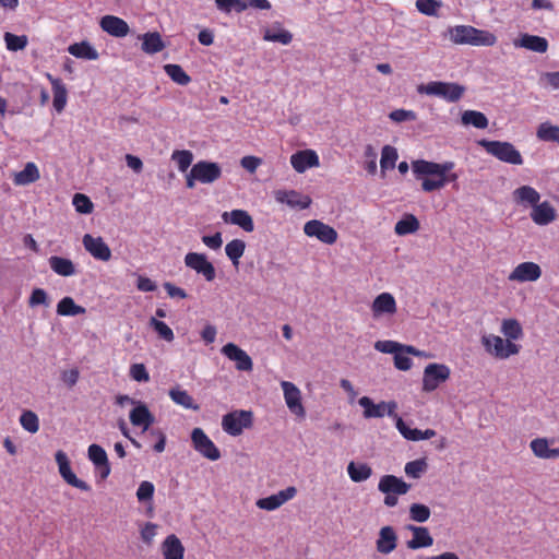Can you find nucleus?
I'll list each match as a JSON object with an SVG mask.
<instances>
[{"mask_svg":"<svg viewBox=\"0 0 559 559\" xmlns=\"http://www.w3.org/2000/svg\"><path fill=\"white\" fill-rule=\"evenodd\" d=\"M405 347H407V345H402L393 356L395 368L402 371L409 370L413 366V361L409 358L411 353L406 352Z\"/></svg>","mask_w":559,"mask_h":559,"instance_id":"nucleus-59","label":"nucleus"},{"mask_svg":"<svg viewBox=\"0 0 559 559\" xmlns=\"http://www.w3.org/2000/svg\"><path fill=\"white\" fill-rule=\"evenodd\" d=\"M474 26L456 25L448 29L449 39L455 45H471Z\"/></svg>","mask_w":559,"mask_h":559,"instance_id":"nucleus-35","label":"nucleus"},{"mask_svg":"<svg viewBox=\"0 0 559 559\" xmlns=\"http://www.w3.org/2000/svg\"><path fill=\"white\" fill-rule=\"evenodd\" d=\"M165 73L177 84L188 85L191 81L190 76L179 64L168 63L164 66Z\"/></svg>","mask_w":559,"mask_h":559,"instance_id":"nucleus-52","label":"nucleus"},{"mask_svg":"<svg viewBox=\"0 0 559 559\" xmlns=\"http://www.w3.org/2000/svg\"><path fill=\"white\" fill-rule=\"evenodd\" d=\"M397 547V534L392 526H383L379 531L378 538L376 540L377 551L382 555H389L393 552Z\"/></svg>","mask_w":559,"mask_h":559,"instance_id":"nucleus-25","label":"nucleus"},{"mask_svg":"<svg viewBox=\"0 0 559 559\" xmlns=\"http://www.w3.org/2000/svg\"><path fill=\"white\" fill-rule=\"evenodd\" d=\"M263 39L266 41L288 45L293 40V34L276 23L264 29Z\"/></svg>","mask_w":559,"mask_h":559,"instance_id":"nucleus-34","label":"nucleus"},{"mask_svg":"<svg viewBox=\"0 0 559 559\" xmlns=\"http://www.w3.org/2000/svg\"><path fill=\"white\" fill-rule=\"evenodd\" d=\"M85 308L75 304L72 297H63L57 305V313L62 317L84 314Z\"/></svg>","mask_w":559,"mask_h":559,"instance_id":"nucleus-40","label":"nucleus"},{"mask_svg":"<svg viewBox=\"0 0 559 559\" xmlns=\"http://www.w3.org/2000/svg\"><path fill=\"white\" fill-rule=\"evenodd\" d=\"M501 333L507 340H520L523 336V329L515 319H506L501 323Z\"/></svg>","mask_w":559,"mask_h":559,"instance_id":"nucleus-50","label":"nucleus"},{"mask_svg":"<svg viewBox=\"0 0 559 559\" xmlns=\"http://www.w3.org/2000/svg\"><path fill=\"white\" fill-rule=\"evenodd\" d=\"M555 439L537 437L530 442V449L533 454L540 460L559 459V448H554Z\"/></svg>","mask_w":559,"mask_h":559,"instance_id":"nucleus-19","label":"nucleus"},{"mask_svg":"<svg viewBox=\"0 0 559 559\" xmlns=\"http://www.w3.org/2000/svg\"><path fill=\"white\" fill-rule=\"evenodd\" d=\"M407 530L412 532V538L406 543L407 548L416 550L432 546L433 538L429 530L425 526L407 525Z\"/></svg>","mask_w":559,"mask_h":559,"instance_id":"nucleus-27","label":"nucleus"},{"mask_svg":"<svg viewBox=\"0 0 559 559\" xmlns=\"http://www.w3.org/2000/svg\"><path fill=\"white\" fill-rule=\"evenodd\" d=\"M430 514V509L423 503H413L409 507V519L415 522L425 523L429 520Z\"/></svg>","mask_w":559,"mask_h":559,"instance_id":"nucleus-55","label":"nucleus"},{"mask_svg":"<svg viewBox=\"0 0 559 559\" xmlns=\"http://www.w3.org/2000/svg\"><path fill=\"white\" fill-rule=\"evenodd\" d=\"M150 325L158 334V336L166 342H173L175 338L173 330L163 321L157 320L155 317L150 319Z\"/></svg>","mask_w":559,"mask_h":559,"instance_id":"nucleus-57","label":"nucleus"},{"mask_svg":"<svg viewBox=\"0 0 559 559\" xmlns=\"http://www.w3.org/2000/svg\"><path fill=\"white\" fill-rule=\"evenodd\" d=\"M297 495V489L294 486H289L278 492L271 495L265 498H260L257 500L255 506L265 511H274L280 509L289 500L294 499Z\"/></svg>","mask_w":559,"mask_h":559,"instance_id":"nucleus-16","label":"nucleus"},{"mask_svg":"<svg viewBox=\"0 0 559 559\" xmlns=\"http://www.w3.org/2000/svg\"><path fill=\"white\" fill-rule=\"evenodd\" d=\"M191 442L193 449L203 457L210 461H217L221 459V451L209 438L202 428H194L191 431Z\"/></svg>","mask_w":559,"mask_h":559,"instance_id":"nucleus-9","label":"nucleus"},{"mask_svg":"<svg viewBox=\"0 0 559 559\" xmlns=\"http://www.w3.org/2000/svg\"><path fill=\"white\" fill-rule=\"evenodd\" d=\"M171 160L176 163L180 173H187L193 162V153L189 150H176L171 153Z\"/></svg>","mask_w":559,"mask_h":559,"instance_id":"nucleus-51","label":"nucleus"},{"mask_svg":"<svg viewBox=\"0 0 559 559\" xmlns=\"http://www.w3.org/2000/svg\"><path fill=\"white\" fill-rule=\"evenodd\" d=\"M29 307H37V306H49L48 295L43 288H35L33 289L29 300H28Z\"/></svg>","mask_w":559,"mask_h":559,"instance_id":"nucleus-62","label":"nucleus"},{"mask_svg":"<svg viewBox=\"0 0 559 559\" xmlns=\"http://www.w3.org/2000/svg\"><path fill=\"white\" fill-rule=\"evenodd\" d=\"M399 158L397 150L391 145H384L381 151L380 167L381 171L384 173L395 167Z\"/></svg>","mask_w":559,"mask_h":559,"instance_id":"nucleus-48","label":"nucleus"},{"mask_svg":"<svg viewBox=\"0 0 559 559\" xmlns=\"http://www.w3.org/2000/svg\"><path fill=\"white\" fill-rule=\"evenodd\" d=\"M168 395L175 404H177L186 409H191V411L200 409L199 404H197L194 402L193 397L188 393V391H186L179 386H175V388L170 389L168 392Z\"/></svg>","mask_w":559,"mask_h":559,"instance_id":"nucleus-37","label":"nucleus"},{"mask_svg":"<svg viewBox=\"0 0 559 559\" xmlns=\"http://www.w3.org/2000/svg\"><path fill=\"white\" fill-rule=\"evenodd\" d=\"M100 28L114 37H126L130 33L128 23L116 15H104L99 21Z\"/></svg>","mask_w":559,"mask_h":559,"instance_id":"nucleus-24","label":"nucleus"},{"mask_svg":"<svg viewBox=\"0 0 559 559\" xmlns=\"http://www.w3.org/2000/svg\"><path fill=\"white\" fill-rule=\"evenodd\" d=\"M84 249L98 261L107 262L111 259V250L100 236L85 234L82 238Z\"/></svg>","mask_w":559,"mask_h":559,"instance_id":"nucleus-15","label":"nucleus"},{"mask_svg":"<svg viewBox=\"0 0 559 559\" xmlns=\"http://www.w3.org/2000/svg\"><path fill=\"white\" fill-rule=\"evenodd\" d=\"M496 43L497 36L493 33L475 27L474 35L472 36L471 46L491 47L496 45Z\"/></svg>","mask_w":559,"mask_h":559,"instance_id":"nucleus-46","label":"nucleus"},{"mask_svg":"<svg viewBox=\"0 0 559 559\" xmlns=\"http://www.w3.org/2000/svg\"><path fill=\"white\" fill-rule=\"evenodd\" d=\"M274 199L277 203L286 204L290 209L305 210L311 204V198L296 190L278 189L274 191Z\"/></svg>","mask_w":559,"mask_h":559,"instance_id":"nucleus-17","label":"nucleus"},{"mask_svg":"<svg viewBox=\"0 0 559 559\" xmlns=\"http://www.w3.org/2000/svg\"><path fill=\"white\" fill-rule=\"evenodd\" d=\"M302 229L307 237L314 238L328 246L334 245L338 238L336 229L320 219L306 222Z\"/></svg>","mask_w":559,"mask_h":559,"instance_id":"nucleus-7","label":"nucleus"},{"mask_svg":"<svg viewBox=\"0 0 559 559\" xmlns=\"http://www.w3.org/2000/svg\"><path fill=\"white\" fill-rule=\"evenodd\" d=\"M409 489V484L394 475L382 476L378 484V490L382 493L405 495Z\"/></svg>","mask_w":559,"mask_h":559,"instance_id":"nucleus-28","label":"nucleus"},{"mask_svg":"<svg viewBox=\"0 0 559 559\" xmlns=\"http://www.w3.org/2000/svg\"><path fill=\"white\" fill-rule=\"evenodd\" d=\"M417 10L426 15H435L440 8V3L436 0H417Z\"/></svg>","mask_w":559,"mask_h":559,"instance_id":"nucleus-64","label":"nucleus"},{"mask_svg":"<svg viewBox=\"0 0 559 559\" xmlns=\"http://www.w3.org/2000/svg\"><path fill=\"white\" fill-rule=\"evenodd\" d=\"M358 404L364 408L365 418L369 419L384 417L382 402L374 404L370 397L362 396L358 400Z\"/></svg>","mask_w":559,"mask_h":559,"instance_id":"nucleus-44","label":"nucleus"},{"mask_svg":"<svg viewBox=\"0 0 559 559\" xmlns=\"http://www.w3.org/2000/svg\"><path fill=\"white\" fill-rule=\"evenodd\" d=\"M417 92L424 95L440 97L448 103H455L463 97L465 87L454 82L431 81L418 85Z\"/></svg>","mask_w":559,"mask_h":559,"instance_id":"nucleus-2","label":"nucleus"},{"mask_svg":"<svg viewBox=\"0 0 559 559\" xmlns=\"http://www.w3.org/2000/svg\"><path fill=\"white\" fill-rule=\"evenodd\" d=\"M48 263L50 269L60 276L68 277L76 274L75 265L70 259L52 255L48 259Z\"/></svg>","mask_w":559,"mask_h":559,"instance_id":"nucleus-36","label":"nucleus"},{"mask_svg":"<svg viewBox=\"0 0 559 559\" xmlns=\"http://www.w3.org/2000/svg\"><path fill=\"white\" fill-rule=\"evenodd\" d=\"M530 217L536 225L547 226L557 219V211L549 201H543L532 207Z\"/></svg>","mask_w":559,"mask_h":559,"instance_id":"nucleus-22","label":"nucleus"},{"mask_svg":"<svg viewBox=\"0 0 559 559\" xmlns=\"http://www.w3.org/2000/svg\"><path fill=\"white\" fill-rule=\"evenodd\" d=\"M420 228V223L413 214H404L403 217L396 222L394 233L397 236H407L415 234Z\"/></svg>","mask_w":559,"mask_h":559,"instance_id":"nucleus-39","label":"nucleus"},{"mask_svg":"<svg viewBox=\"0 0 559 559\" xmlns=\"http://www.w3.org/2000/svg\"><path fill=\"white\" fill-rule=\"evenodd\" d=\"M281 388L289 412L297 418L304 419L306 417V409L302 404L300 389L295 383L285 380L281 382Z\"/></svg>","mask_w":559,"mask_h":559,"instance_id":"nucleus-10","label":"nucleus"},{"mask_svg":"<svg viewBox=\"0 0 559 559\" xmlns=\"http://www.w3.org/2000/svg\"><path fill=\"white\" fill-rule=\"evenodd\" d=\"M481 345L490 356L497 359H508L520 352L519 345L495 334H484L481 336Z\"/></svg>","mask_w":559,"mask_h":559,"instance_id":"nucleus-4","label":"nucleus"},{"mask_svg":"<svg viewBox=\"0 0 559 559\" xmlns=\"http://www.w3.org/2000/svg\"><path fill=\"white\" fill-rule=\"evenodd\" d=\"M4 40L7 48L12 51L21 50L27 45V37L24 35L17 36L11 33H5Z\"/></svg>","mask_w":559,"mask_h":559,"instance_id":"nucleus-61","label":"nucleus"},{"mask_svg":"<svg viewBox=\"0 0 559 559\" xmlns=\"http://www.w3.org/2000/svg\"><path fill=\"white\" fill-rule=\"evenodd\" d=\"M461 122L465 127L473 126L477 129H486L489 123L487 117L477 110L463 111L461 116Z\"/></svg>","mask_w":559,"mask_h":559,"instance_id":"nucleus-42","label":"nucleus"},{"mask_svg":"<svg viewBox=\"0 0 559 559\" xmlns=\"http://www.w3.org/2000/svg\"><path fill=\"white\" fill-rule=\"evenodd\" d=\"M405 474L412 478H419L427 471V462L424 459L414 460L405 464Z\"/></svg>","mask_w":559,"mask_h":559,"instance_id":"nucleus-58","label":"nucleus"},{"mask_svg":"<svg viewBox=\"0 0 559 559\" xmlns=\"http://www.w3.org/2000/svg\"><path fill=\"white\" fill-rule=\"evenodd\" d=\"M185 265L201 275L206 282H213L216 277V271L213 263L206 254L200 252H188L185 255Z\"/></svg>","mask_w":559,"mask_h":559,"instance_id":"nucleus-8","label":"nucleus"},{"mask_svg":"<svg viewBox=\"0 0 559 559\" xmlns=\"http://www.w3.org/2000/svg\"><path fill=\"white\" fill-rule=\"evenodd\" d=\"M372 318L376 320L382 318L393 317L397 312V304L391 293L384 292L379 294L372 301L371 307Z\"/></svg>","mask_w":559,"mask_h":559,"instance_id":"nucleus-12","label":"nucleus"},{"mask_svg":"<svg viewBox=\"0 0 559 559\" xmlns=\"http://www.w3.org/2000/svg\"><path fill=\"white\" fill-rule=\"evenodd\" d=\"M46 78L51 84L53 100L52 105L57 112L63 111L68 102V91L64 83L58 79L52 76L50 73H46Z\"/></svg>","mask_w":559,"mask_h":559,"instance_id":"nucleus-30","label":"nucleus"},{"mask_svg":"<svg viewBox=\"0 0 559 559\" xmlns=\"http://www.w3.org/2000/svg\"><path fill=\"white\" fill-rule=\"evenodd\" d=\"M19 420L23 429L29 433H36L39 430L38 416L32 411H24Z\"/></svg>","mask_w":559,"mask_h":559,"instance_id":"nucleus-53","label":"nucleus"},{"mask_svg":"<svg viewBox=\"0 0 559 559\" xmlns=\"http://www.w3.org/2000/svg\"><path fill=\"white\" fill-rule=\"evenodd\" d=\"M513 200L521 205H531L532 207L540 201V193L531 186H521L513 192Z\"/></svg>","mask_w":559,"mask_h":559,"instance_id":"nucleus-32","label":"nucleus"},{"mask_svg":"<svg viewBox=\"0 0 559 559\" xmlns=\"http://www.w3.org/2000/svg\"><path fill=\"white\" fill-rule=\"evenodd\" d=\"M399 432L409 441H420L423 440V430L417 428H411L402 419L397 418V428Z\"/></svg>","mask_w":559,"mask_h":559,"instance_id":"nucleus-56","label":"nucleus"},{"mask_svg":"<svg viewBox=\"0 0 559 559\" xmlns=\"http://www.w3.org/2000/svg\"><path fill=\"white\" fill-rule=\"evenodd\" d=\"M191 168L195 177H198V181L203 185H211L222 176V167L214 162L200 160L192 165Z\"/></svg>","mask_w":559,"mask_h":559,"instance_id":"nucleus-18","label":"nucleus"},{"mask_svg":"<svg viewBox=\"0 0 559 559\" xmlns=\"http://www.w3.org/2000/svg\"><path fill=\"white\" fill-rule=\"evenodd\" d=\"M389 118L394 122H405V121H414L417 118V115L413 110L406 109H395L389 114Z\"/></svg>","mask_w":559,"mask_h":559,"instance_id":"nucleus-63","label":"nucleus"},{"mask_svg":"<svg viewBox=\"0 0 559 559\" xmlns=\"http://www.w3.org/2000/svg\"><path fill=\"white\" fill-rule=\"evenodd\" d=\"M542 273V267L537 263L526 261L519 263L508 275V280L515 283L536 282Z\"/></svg>","mask_w":559,"mask_h":559,"instance_id":"nucleus-14","label":"nucleus"},{"mask_svg":"<svg viewBox=\"0 0 559 559\" xmlns=\"http://www.w3.org/2000/svg\"><path fill=\"white\" fill-rule=\"evenodd\" d=\"M347 473L353 481L361 483L372 475V469L366 463L349 462L347 465Z\"/></svg>","mask_w":559,"mask_h":559,"instance_id":"nucleus-41","label":"nucleus"},{"mask_svg":"<svg viewBox=\"0 0 559 559\" xmlns=\"http://www.w3.org/2000/svg\"><path fill=\"white\" fill-rule=\"evenodd\" d=\"M222 219L226 224H231L240 227L246 233L254 230V223L251 215L245 210H233L230 212H224Z\"/></svg>","mask_w":559,"mask_h":559,"instance_id":"nucleus-26","label":"nucleus"},{"mask_svg":"<svg viewBox=\"0 0 559 559\" xmlns=\"http://www.w3.org/2000/svg\"><path fill=\"white\" fill-rule=\"evenodd\" d=\"M513 46L537 53H545L548 50L549 44L545 37L523 33L513 40Z\"/></svg>","mask_w":559,"mask_h":559,"instance_id":"nucleus-21","label":"nucleus"},{"mask_svg":"<svg viewBox=\"0 0 559 559\" xmlns=\"http://www.w3.org/2000/svg\"><path fill=\"white\" fill-rule=\"evenodd\" d=\"M478 145L500 162L516 166L524 162L520 151L510 142L479 140Z\"/></svg>","mask_w":559,"mask_h":559,"instance_id":"nucleus-3","label":"nucleus"},{"mask_svg":"<svg viewBox=\"0 0 559 559\" xmlns=\"http://www.w3.org/2000/svg\"><path fill=\"white\" fill-rule=\"evenodd\" d=\"M68 51L73 57L84 60H96L99 57L97 50L85 40L70 45Z\"/></svg>","mask_w":559,"mask_h":559,"instance_id":"nucleus-38","label":"nucleus"},{"mask_svg":"<svg viewBox=\"0 0 559 559\" xmlns=\"http://www.w3.org/2000/svg\"><path fill=\"white\" fill-rule=\"evenodd\" d=\"M215 5L221 12L225 14H229L233 11L237 13L246 11L243 0H215Z\"/></svg>","mask_w":559,"mask_h":559,"instance_id":"nucleus-54","label":"nucleus"},{"mask_svg":"<svg viewBox=\"0 0 559 559\" xmlns=\"http://www.w3.org/2000/svg\"><path fill=\"white\" fill-rule=\"evenodd\" d=\"M40 178V173L37 165L33 162L25 164L21 171L13 175V182L15 186H27Z\"/></svg>","mask_w":559,"mask_h":559,"instance_id":"nucleus-33","label":"nucleus"},{"mask_svg":"<svg viewBox=\"0 0 559 559\" xmlns=\"http://www.w3.org/2000/svg\"><path fill=\"white\" fill-rule=\"evenodd\" d=\"M246 250V242L241 239H233L225 246V253L234 266L239 265V260Z\"/></svg>","mask_w":559,"mask_h":559,"instance_id":"nucleus-45","label":"nucleus"},{"mask_svg":"<svg viewBox=\"0 0 559 559\" xmlns=\"http://www.w3.org/2000/svg\"><path fill=\"white\" fill-rule=\"evenodd\" d=\"M221 353L230 361L235 364V368L238 371L251 372L253 370V361L252 358L248 355L246 350L240 348L235 343L225 344Z\"/></svg>","mask_w":559,"mask_h":559,"instance_id":"nucleus-11","label":"nucleus"},{"mask_svg":"<svg viewBox=\"0 0 559 559\" xmlns=\"http://www.w3.org/2000/svg\"><path fill=\"white\" fill-rule=\"evenodd\" d=\"M290 165L298 174H302L309 168L319 167L320 159L316 151L302 150L290 156Z\"/></svg>","mask_w":559,"mask_h":559,"instance_id":"nucleus-20","label":"nucleus"},{"mask_svg":"<svg viewBox=\"0 0 559 559\" xmlns=\"http://www.w3.org/2000/svg\"><path fill=\"white\" fill-rule=\"evenodd\" d=\"M165 45L158 33H145L142 36V50L148 55H154L162 51Z\"/></svg>","mask_w":559,"mask_h":559,"instance_id":"nucleus-43","label":"nucleus"},{"mask_svg":"<svg viewBox=\"0 0 559 559\" xmlns=\"http://www.w3.org/2000/svg\"><path fill=\"white\" fill-rule=\"evenodd\" d=\"M536 136L544 142H556L559 144V127L550 122H543L538 126Z\"/></svg>","mask_w":559,"mask_h":559,"instance_id":"nucleus-47","label":"nucleus"},{"mask_svg":"<svg viewBox=\"0 0 559 559\" xmlns=\"http://www.w3.org/2000/svg\"><path fill=\"white\" fill-rule=\"evenodd\" d=\"M72 204L75 211L81 214H90L93 212L94 209V205L90 198L82 193L74 194Z\"/></svg>","mask_w":559,"mask_h":559,"instance_id":"nucleus-60","label":"nucleus"},{"mask_svg":"<svg viewBox=\"0 0 559 559\" xmlns=\"http://www.w3.org/2000/svg\"><path fill=\"white\" fill-rule=\"evenodd\" d=\"M455 164L451 160L435 163L417 159L412 163V169L417 179L421 180V189L432 192L444 188L448 183L456 182L459 175L453 171Z\"/></svg>","mask_w":559,"mask_h":559,"instance_id":"nucleus-1","label":"nucleus"},{"mask_svg":"<svg viewBox=\"0 0 559 559\" xmlns=\"http://www.w3.org/2000/svg\"><path fill=\"white\" fill-rule=\"evenodd\" d=\"M162 554L164 559H183L185 547L180 539L176 535L171 534L163 542Z\"/></svg>","mask_w":559,"mask_h":559,"instance_id":"nucleus-31","label":"nucleus"},{"mask_svg":"<svg viewBox=\"0 0 559 559\" xmlns=\"http://www.w3.org/2000/svg\"><path fill=\"white\" fill-rule=\"evenodd\" d=\"M155 492V486L153 483L148 480H143L140 483L136 489V499L141 503H150L148 513L153 512L152 500Z\"/></svg>","mask_w":559,"mask_h":559,"instance_id":"nucleus-49","label":"nucleus"},{"mask_svg":"<svg viewBox=\"0 0 559 559\" xmlns=\"http://www.w3.org/2000/svg\"><path fill=\"white\" fill-rule=\"evenodd\" d=\"M129 418L131 424L135 427H141L142 431L148 430L151 425L155 421L154 415L143 402L136 403L130 412Z\"/></svg>","mask_w":559,"mask_h":559,"instance_id":"nucleus-29","label":"nucleus"},{"mask_svg":"<svg viewBox=\"0 0 559 559\" xmlns=\"http://www.w3.org/2000/svg\"><path fill=\"white\" fill-rule=\"evenodd\" d=\"M88 460L94 464L97 474L105 479L110 474V465L106 451L98 444H91L87 449Z\"/></svg>","mask_w":559,"mask_h":559,"instance_id":"nucleus-23","label":"nucleus"},{"mask_svg":"<svg viewBox=\"0 0 559 559\" xmlns=\"http://www.w3.org/2000/svg\"><path fill=\"white\" fill-rule=\"evenodd\" d=\"M253 423V414L250 411H233L222 418L223 430L233 437L240 436L242 431L250 428Z\"/></svg>","mask_w":559,"mask_h":559,"instance_id":"nucleus-5","label":"nucleus"},{"mask_svg":"<svg viewBox=\"0 0 559 559\" xmlns=\"http://www.w3.org/2000/svg\"><path fill=\"white\" fill-rule=\"evenodd\" d=\"M55 459L58 465L59 474L67 484L83 491H88L91 489L87 483L79 479L72 472L68 455L63 451H57Z\"/></svg>","mask_w":559,"mask_h":559,"instance_id":"nucleus-13","label":"nucleus"},{"mask_svg":"<svg viewBox=\"0 0 559 559\" xmlns=\"http://www.w3.org/2000/svg\"><path fill=\"white\" fill-rule=\"evenodd\" d=\"M451 374L450 368L444 364H429L425 367L423 373V391L432 392L442 383L449 380Z\"/></svg>","mask_w":559,"mask_h":559,"instance_id":"nucleus-6","label":"nucleus"}]
</instances>
